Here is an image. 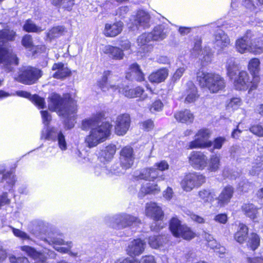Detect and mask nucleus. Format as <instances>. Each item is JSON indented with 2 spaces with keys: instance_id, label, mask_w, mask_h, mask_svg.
<instances>
[{
  "instance_id": "f257e3e1",
  "label": "nucleus",
  "mask_w": 263,
  "mask_h": 263,
  "mask_svg": "<svg viewBox=\"0 0 263 263\" xmlns=\"http://www.w3.org/2000/svg\"><path fill=\"white\" fill-rule=\"evenodd\" d=\"M106 118V111L99 110L82 121L81 129L86 132L89 130L84 140L88 147H96L110 137L112 125L109 121H103Z\"/></svg>"
},
{
  "instance_id": "f03ea898",
  "label": "nucleus",
  "mask_w": 263,
  "mask_h": 263,
  "mask_svg": "<svg viewBox=\"0 0 263 263\" xmlns=\"http://www.w3.org/2000/svg\"><path fill=\"white\" fill-rule=\"evenodd\" d=\"M48 107L51 112H55L60 117H68L77 112V101L70 93H65L61 96L52 92L48 97Z\"/></svg>"
},
{
  "instance_id": "7ed1b4c3",
  "label": "nucleus",
  "mask_w": 263,
  "mask_h": 263,
  "mask_svg": "<svg viewBox=\"0 0 263 263\" xmlns=\"http://www.w3.org/2000/svg\"><path fill=\"white\" fill-rule=\"evenodd\" d=\"M196 81L201 89L216 93L224 89L226 83L223 77L215 72L198 70L196 73Z\"/></svg>"
},
{
  "instance_id": "20e7f679",
  "label": "nucleus",
  "mask_w": 263,
  "mask_h": 263,
  "mask_svg": "<svg viewBox=\"0 0 263 263\" xmlns=\"http://www.w3.org/2000/svg\"><path fill=\"white\" fill-rule=\"evenodd\" d=\"M260 80L261 78L258 76L251 78L246 70H242L239 71L238 74L234 79L233 86L237 90H248L250 93L257 89Z\"/></svg>"
},
{
  "instance_id": "39448f33",
  "label": "nucleus",
  "mask_w": 263,
  "mask_h": 263,
  "mask_svg": "<svg viewBox=\"0 0 263 263\" xmlns=\"http://www.w3.org/2000/svg\"><path fill=\"white\" fill-rule=\"evenodd\" d=\"M169 229L172 235L176 238H182L190 241L197 236L196 233L186 224H182L177 217H173L169 222Z\"/></svg>"
},
{
  "instance_id": "423d86ee",
  "label": "nucleus",
  "mask_w": 263,
  "mask_h": 263,
  "mask_svg": "<svg viewBox=\"0 0 263 263\" xmlns=\"http://www.w3.org/2000/svg\"><path fill=\"white\" fill-rule=\"evenodd\" d=\"M212 131L206 127H202L197 130L194 140L189 142L186 147L187 149H204L212 146V141L210 140Z\"/></svg>"
},
{
  "instance_id": "0eeeda50",
  "label": "nucleus",
  "mask_w": 263,
  "mask_h": 263,
  "mask_svg": "<svg viewBox=\"0 0 263 263\" xmlns=\"http://www.w3.org/2000/svg\"><path fill=\"white\" fill-rule=\"evenodd\" d=\"M206 178L203 174L192 172L186 173L180 181L182 190L186 192L201 187L206 182Z\"/></svg>"
},
{
  "instance_id": "6e6552de",
  "label": "nucleus",
  "mask_w": 263,
  "mask_h": 263,
  "mask_svg": "<svg viewBox=\"0 0 263 263\" xmlns=\"http://www.w3.org/2000/svg\"><path fill=\"white\" fill-rule=\"evenodd\" d=\"M43 74V71L41 69L28 66L20 70L18 75V81L25 85H32L36 83Z\"/></svg>"
},
{
  "instance_id": "1a4fd4ad",
  "label": "nucleus",
  "mask_w": 263,
  "mask_h": 263,
  "mask_svg": "<svg viewBox=\"0 0 263 263\" xmlns=\"http://www.w3.org/2000/svg\"><path fill=\"white\" fill-rule=\"evenodd\" d=\"M19 65V59L16 54L8 48L0 46V66L6 71L13 70L14 66Z\"/></svg>"
},
{
  "instance_id": "9d476101",
  "label": "nucleus",
  "mask_w": 263,
  "mask_h": 263,
  "mask_svg": "<svg viewBox=\"0 0 263 263\" xmlns=\"http://www.w3.org/2000/svg\"><path fill=\"white\" fill-rule=\"evenodd\" d=\"M119 161L121 168L124 170L133 167L135 160L134 148L130 145H126L121 148L119 152Z\"/></svg>"
},
{
  "instance_id": "9b49d317",
  "label": "nucleus",
  "mask_w": 263,
  "mask_h": 263,
  "mask_svg": "<svg viewBox=\"0 0 263 263\" xmlns=\"http://www.w3.org/2000/svg\"><path fill=\"white\" fill-rule=\"evenodd\" d=\"M235 193L234 187L230 184L223 186L218 196L215 198L216 206L218 208H224L228 205L233 198Z\"/></svg>"
},
{
  "instance_id": "f8f14e48",
  "label": "nucleus",
  "mask_w": 263,
  "mask_h": 263,
  "mask_svg": "<svg viewBox=\"0 0 263 263\" xmlns=\"http://www.w3.org/2000/svg\"><path fill=\"white\" fill-rule=\"evenodd\" d=\"M190 164L194 168L203 170L207 165L206 156L201 151H192L188 157Z\"/></svg>"
},
{
  "instance_id": "ddd939ff",
  "label": "nucleus",
  "mask_w": 263,
  "mask_h": 263,
  "mask_svg": "<svg viewBox=\"0 0 263 263\" xmlns=\"http://www.w3.org/2000/svg\"><path fill=\"white\" fill-rule=\"evenodd\" d=\"M119 92L129 99L138 98L141 100H144L147 98V95L144 94V88L141 86L133 87L125 85L121 87V90H119Z\"/></svg>"
},
{
  "instance_id": "4468645a",
  "label": "nucleus",
  "mask_w": 263,
  "mask_h": 263,
  "mask_svg": "<svg viewBox=\"0 0 263 263\" xmlns=\"http://www.w3.org/2000/svg\"><path fill=\"white\" fill-rule=\"evenodd\" d=\"M131 123V118L128 114L119 115L116 119L115 132L118 136L124 135L128 130Z\"/></svg>"
},
{
  "instance_id": "2eb2a0df",
  "label": "nucleus",
  "mask_w": 263,
  "mask_h": 263,
  "mask_svg": "<svg viewBox=\"0 0 263 263\" xmlns=\"http://www.w3.org/2000/svg\"><path fill=\"white\" fill-rule=\"evenodd\" d=\"M125 79L132 81L134 80L137 82H142L145 80V76L137 63L129 65L128 71L125 72Z\"/></svg>"
},
{
  "instance_id": "dca6fc26",
  "label": "nucleus",
  "mask_w": 263,
  "mask_h": 263,
  "mask_svg": "<svg viewBox=\"0 0 263 263\" xmlns=\"http://www.w3.org/2000/svg\"><path fill=\"white\" fill-rule=\"evenodd\" d=\"M253 36L251 31L248 30L242 36L238 38L235 44L236 50L241 54L245 53L247 50L252 52L249 46Z\"/></svg>"
},
{
  "instance_id": "f3484780",
  "label": "nucleus",
  "mask_w": 263,
  "mask_h": 263,
  "mask_svg": "<svg viewBox=\"0 0 263 263\" xmlns=\"http://www.w3.org/2000/svg\"><path fill=\"white\" fill-rule=\"evenodd\" d=\"M51 70L54 71L52 77L54 79L64 80L72 75V71L68 67L65 66L62 62L55 63L52 65Z\"/></svg>"
},
{
  "instance_id": "a211bd4d",
  "label": "nucleus",
  "mask_w": 263,
  "mask_h": 263,
  "mask_svg": "<svg viewBox=\"0 0 263 263\" xmlns=\"http://www.w3.org/2000/svg\"><path fill=\"white\" fill-rule=\"evenodd\" d=\"M145 214L147 217H149L155 221L162 220L164 218V213L162 209L155 202L146 203Z\"/></svg>"
},
{
  "instance_id": "6ab92c4d",
  "label": "nucleus",
  "mask_w": 263,
  "mask_h": 263,
  "mask_svg": "<svg viewBox=\"0 0 263 263\" xmlns=\"http://www.w3.org/2000/svg\"><path fill=\"white\" fill-rule=\"evenodd\" d=\"M145 243L140 238L133 240L126 249L127 254L130 256H138L144 250Z\"/></svg>"
},
{
  "instance_id": "aec40b11",
  "label": "nucleus",
  "mask_w": 263,
  "mask_h": 263,
  "mask_svg": "<svg viewBox=\"0 0 263 263\" xmlns=\"http://www.w3.org/2000/svg\"><path fill=\"white\" fill-rule=\"evenodd\" d=\"M123 28V23L120 22L106 23L103 33L106 37H114L122 32Z\"/></svg>"
},
{
  "instance_id": "412c9836",
  "label": "nucleus",
  "mask_w": 263,
  "mask_h": 263,
  "mask_svg": "<svg viewBox=\"0 0 263 263\" xmlns=\"http://www.w3.org/2000/svg\"><path fill=\"white\" fill-rule=\"evenodd\" d=\"M168 69L162 67L152 72L148 77L149 81L152 84H159L165 81L168 76Z\"/></svg>"
},
{
  "instance_id": "4be33fe9",
  "label": "nucleus",
  "mask_w": 263,
  "mask_h": 263,
  "mask_svg": "<svg viewBox=\"0 0 263 263\" xmlns=\"http://www.w3.org/2000/svg\"><path fill=\"white\" fill-rule=\"evenodd\" d=\"M186 88L185 90L184 102L186 103H195L199 98L198 89L192 81H189L186 84Z\"/></svg>"
},
{
  "instance_id": "5701e85b",
  "label": "nucleus",
  "mask_w": 263,
  "mask_h": 263,
  "mask_svg": "<svg viewBox=\"0 0 263 263\" xmlns=\"http://www.w3.org/2000/svg\"><path fill=\"white\" fill-rule=\"evenodd\" d=\"M249 231V229L246 224L239 222L238 229L233 234L234 239L239 245L244 244L248 240Z\"/></svg>"
},
{
  "instance_id": "b1692460",
  "label": "nucleus",
  "mask_w": 263,
  "mask_h": 263,
  "mask_svg": "<svg viewBox=\"0 0 263 263\" xmlns=\"http://www.w3.org/2000/svg\"><path fill=\"white\" fill-rule=\"evenodd\" d=\"M103 52L107 55L109 59L115 61L121 60L124 56L123 49L110 45L105 46Z\"/></svg>"
},
{
  "instance_id": "393cba45",
  "label": "nucleus",
  "mask_w": 263,
  "mask_h": 263,
  "mask_svg": "<svg viewBox=\"0 0 263 263\" xmlns=\"http://www.w3.org/2000/svg\"><path fill=\"white\" fill-rule=\"evenodd\" d=\"M21 250L25 252L29 256L36 260L34 263H46L47 257L42 252L37 251L34 248L29 246H23Z\"/></svg>"
},
{
  "instance_id": "a878e982",
  "label": "nucleus",
  "mask_w": 263,
  "mask_h": 263,
  "mask_svg": "<svg viewBox=\"0 0 263 263\" xmlns=\"http://www.w3.org/2000/svg\"><path fill=\"white\" fill-rule=\"evenodd\" d=\"M138 218L130 215L123 214L118 216L115 220L118 229H124L137 222Z\"/></svg>"
},
{
  "instance_id": "bb28decb",
  "label": "nucleus",
  "mask_w": 263,
  "mask_h": 263,
  "mask_svg": "<svg viewBox=\"0 0 263 263\" xmlns=\"http://www.w3.org/2000/svg\"><path fill=\"white\" fill-rule=\"evenodd\" d=\"M150 19L151 16L148 13L142 10H139L135 15L134 21L136 28L139 26L145 28L149 26Z\"/></svg>"
},
{
  "instance_id": "cd10ccee",
  "label": "nucleus",
  "mask_w": 263,
  "mask_h": 263,
  "mask_svg": "<svg viewBox=\"0 0 263 263\" xmlns=\"http://www.w3.org/2000/svg\"><path fill=\"white\" fill-rule=\"evenodd\" d=\"M174 116L177 121L182 123H192L194 120L193 114L187 109L177 111Z\"/></svg>"
},
{
  "instance_id": "c85d7f7f",
  "label": "nucleus",
  "mask_w": 263,
  "mask_h": 263,
  "mask_svg": "<svg viewBox=\"0 0 263 263\" xmlns=\"http://www.w3.org/2000/svg\"><path fill=\"white\" fill-rule=\"evenodd\" d=\"M198 197L199 201L203 204L212 203L215 199V192L213 189L204 188L198 192Z\"/></svg>"
},
{
  "instance_id": "c756f323",
  "label": "nucleus",
  "mask_w": 263,
  "mask_h": 263,
  "mask_svg": "<svg viewBox=\"0 0 263 263\" xmlns=\"http://www.w3.org/2000/svg\"><path fill=\"white\" fill-rule=\"evenodd\" d=\"M243 213L246 217L254 220L258 214V208L254 204L250 202L245 203L241 207Z\"/></svg>"
},
{
  "instance_id": "7c9ffc66",
  "label": "nucleus",
  "mask_w": 263,
  "mask_h": 263,
  "mask_svg": "<svg viewBox=\"0 0 263 263\" xmlns=\"http://www.w3.org/2000/svg\"><path fill=\"white\" fill-rule=\"evenodd\" d=\"M117 147L114 144L107 145L100 153V158L104 163L110 161L116 153Z\"/></svg>"
},
{
  "instance_id": "2f4dec72",
  "label": "nucleus",
  "mask_w": 263,
  "mask_h": 263,
  "mask_svg": "<svg viewBox=\"0 0 263 263\" xmlns=\"http://www.w3.org/2000/svg\"><path fill=\"white\" fill-rule=\"evenodd\" d=\"M160 192L161 189L157 183H147L142 185L140 189V194L142 197L146 195L157 194Z\"/></svg>"
},
{
  "instance_id": "473e14b6",
  "label": "nucleus",
  "mask_w": 263,
  "mask_h": 263,
  "mask_svg": "<svg viewBox=\"0 0 263 263\" xmlns=\"http://www.w3.org/2000/svg\"><path fill=\"white\" fill-rule=\"evenodd\" d=\"M140 179L154 181L159 177L158 171L155 167H147L139 175Z\"/></svg>"
},
{
  "instance_id": "72a5a7b5",
  "label": "nucleus",
  "mask_w": 263,
  "mask_h": 263,
  "mask_svg": "<svg viewBox=\"0 0 263 263\" xmlns=\"http://www.w3.org/2000/svg\"><path fill=\"white\" fill-rule=\"evenodd\" d=\"M52 242L54 245H66L67 246V247H58L55 248V250L58 252L62 254L68 253L70 255L72 256H76L77 253H73L70 251V249L71 248V242H66L65 243L64 240L62 239H55L52 241Z\"/></svg>"
},
{
  "instance_id": "f704fd0d",
  "label": "nucleus",
  "mask_w": 263,
  "mask_h": 263,
  "mask_svg": "<svg viewBox=\"0 0 263 263\" xmlns=\"http://www.w3.org/2000/svg\"><path fill=\"white\" fill-rule=\"evenodd\" d=\"M260 62L259 59L257 58H253L250 59L248 64V69L251 74L252 77L258 76L260 78L259 75Z\"/></svg>"
},
{
  "instance_id": "c9c22d12",
  "label": "nucleus",
  "mask_w": 263,
  "mask_h": 263,
  "mask_svg": "<svg viewBox=\"0 0 263 263\" xmlns=\"http://www.w3.org/2000/svg\"><path fill=\"white\" fill-rule=\"evenodd\" d=\"M167 36L166 32L164 31V27L162 25L156 26L151 32V37L153 41H161Z\"/></svg>"
},
{
  "instance_id": "e433bc0d",
  "label": "nucleus",
  "mask_w": 263,
  "mask_h": 263,
  "mask_svg": "<svg viewBox=\"0 0 263 263\" xmlns=\"http://www.w3.org/2000/svg\"><path fill=\"white\" fill-rule=\"evenodd\" d=\"M247 240V246L251 250L254 251L260 245V237L255 232H252Z\"/></svg>"
},
{
  "instance_id": "4c0bfd02",
  "label": "nucleus",
  "mask_w": 263,
  "mask_h": 263,
  "mask_svg": "<svg viewBox=\"0 0 263 263\" xmlns=\"http://www.w3.org/2000/svg\"><path fill=\"white\" fill-rule=\"evenodd\" d=\"M215 42L221 49L228 47L230 45V39L224 32L219 33L215 35Z\"/></svg>"
},
{
  "instance_id": "58836bf2",
  "label": "nucleus",
  "mask_w": 263,
  "mask_h": 263,
  "mask_svg": "<svg viewBox=\"0 0 263 263\" xmlns=\"http://www.w3.org/2000/svg\"><path fill=\"white\" fill-rule=\"evenodd\" d=\"M250 48L254 54H259L263 52V36L252 40L250 43Z\"/></svg>"
},
{
  "instance_id": "ea45409f",
  "label": "nucleus",
  "mask_w": 263,
  "mask_h": 263,
  "mask_svg": "<svg viewBox=\"0 0 263 263\" xmlns=\"http://www.w3.org/2000/svg\"><path fill=\"white\" fill-rule=\"evenodd\" d=\"M66 32L65 28L63 26H57L52 27L47 33L46 37L50 41L60 37Z\"/></svg>"
},
{
  "instance_id": "a19ab883",
  "label": "nucleus",
  "mask_w": 263,
  "mask_h": 263,
  "mask_svg": "<svg viewBox=\"0 0 263 263\" xmlns=\"http://www.w3.org/2000/svg\"><path fill=\"white\" fill-rule=\"evenodd\" d=\"M165 239V235H152L148 238V243L152 248L157 249L162 245Z\"/></svg>"
},
{
  "instance_id": "79ce46f5",
  "label": "nucleus",
  "mask_w": 263,
  "mask_h": 263,
  "mask_svg": "<svg viewBox=\"0 0 263 263\" xmlns=\"http://www.w3.org/2000/svg\"><path fill=\"white\" fill-rule=\"evenodd\" d=\"M23 29L24 31L28 33H40L43 31L42 28L34 24L30 18L26 20L23 26Z\"/></svg>"
},
{
  "instance_id": "37998d69",
  "label": "nucleus",
  "mask_w": 263,
  "mask_h": 263,
  "mask_svg": "<svg viewBox=\"0 0 263 263\" xmlns=\"http://www.w3.org/2000/svg\"><path fill=\"white\" fill-rule=\"evenodd\" d=\"M16 32L12 30L5 29L0 30V42L13 41L15 40Z\"/></svg>"
},
{
  "instance_id": "c03bdc74",
  "label": "nucleus",
  "mask_w": 263,
  "mask_h": 263,
  "mask_svg": "<svg viewBox=\"0 0 263 263\" xmlns=\"http://www.w3.org/2000/svg\"><path fill=\"white\" fill-rule=\"evenodd\" d=\"M220 165V157L217 155H212L210 158L208 170L211 172H215L219 170Z\"/></svg>"
},
{
  "instance_id": "a18cd8bd",
  "label": "nucleus",
  "mask_w": 263,
  "mask_h": 263,
  "mask_svg": "<svg viewBox=\"0 0 263 263\" xmlns=\"http://www.w3.org/2000/svg\"><path fill=\"white\" fill-rule=\"evenodd\" d=\"M57 133L54 127H47L45 130L43 131L42 137L45 140L55 141L57 136Z\"/></svg>"
},
{
  "instance_id": "49530a36",
  "label": "nucleus",
  "mask_w": 263,
  "mask_h": 263,
  "mask_svg": "<svg viewBox=\"0 0 263 263\" xmlns=\"http://www.w3.org/2000/svg\"><path fill=\"white\" fill-rule=\"evenodd\" d=\"M111 74V71L105 70L101 78L97 81V85L101 90H104L108 84V78Z\"/></svg>"
},
{
  "instance_id": "de8ad7c7",
  "label": "nucleus",
  "mask_w": 263,
  "mask_h": 263,
  "mask_svg": "<svg viewBox=\"0 0 263 263\" xmlns=\"http://www.w3.org/2000/svg\"><path fill=\"white\" fill-rule=\"evenodd\" d=\"M226 70L227 76L232 80L236 76L237 71L238 70V66L235 62H231L227 64Z\"/></svg>"
},
{
  "instance_id": "09e8293b",
  "label": "nucleus",
  "mask_w": 263,
  "mask_h": 263,
  "mask_svg": "<svg viewBox=\"0 0 263 263\" xmlns=\"http://www.w3.org/2000/svg\"><path fill=\"white\" fill-rule=\"evenodd\" d=\"M249 131L258 137H263V127L260 123L252 124L249 128Z\"/></svg>"
},
{
  "instance_id": "8fccbe9b",
  "label": "nucleus",
  "mask_w": 263,
  "mask_h": 263,
  "mask_svg": "<svg viewBox=\"0 0 263 263\" xmlns=\"http://www.w3.org/2000/svg\"><path fill=\"white\" fill-rule=\"evenodd\" d=\"M30 101L39 108L43 109L46 107V102L44 98L37 94L32 96Z\"/></svg>"
},
{
  "instance_id": "3c124183",
  "label": "nucleus",
  "mask_w": 263,
  "mask_h": 263,
  "mask_svg": "<svg viewBox=\"0 0 263 263\" xmlns=\"http://www.w3.org/2000/svg\"><path fill=\"white\" fill-rule=\"evenodd\" d=\"M140 128L145 132H149L152 130L154 127L155 124L154 121L151 119H146L139 123Z\"/></svg>"
},
{
  "instance_id": "603ef678",
  "label": "nucleus",
  "mask_w": 263,
  "mask_h": 263,
  "mask_svg": "<svg viewBox=\"0 0 263 263\" xmlns=\"http://www.w3.org/2000/svg\"><path fill=\"white\" fill-rule=\"evenodd\" d=\"M226 141L227 139L223 136H218L215 138L212 141V149H220Z\"/></svg>"
},
{
  "instance_id": "864d4df0",
  "label": "nucleus",
  "mask_w": 263,
  "mask_h": 263,
  "mask_svg": "<svg viewBox=\"0 0 263 263\" xmlns=\"http://www.w3.org/2000/svg\"><path fill=\"white\" fill-rule=\"evenodd\" d=\"M56 140L58 141V146L61 150L65 151L67 149V146L65 137L61 131L58 133Z\"/></svg>"
},
{
  "instance_id": "5fc2aeb1",
  "label": "nucleus",
  "mask_w": 263,
  "mask_h": 263,
  "mask_svg": "<svg viewBox=\"0 0 263 263\" xmlns=\"http://www.w3.org/2000/svg\"><path fill=\"white\" fill-rule=\"evenodd\" d=\"M21 43L26 48L33 49L34 47L32 36L29 34H26L22 37Z\"/></svg>"
},
{
  "instance_id": "6e6d98bb",
  "label": "nucleus",
  "mask_w": 263,
  "mask_h": 263,
  "mask_svg": "<svg viewBox=\"0 0 263 263\" xmlns=\"http://www.w3.org/2000/svg\"><path fill=\"white\" fill-rule=\"evenodd\" d=\"M76 0H63L60 5V8H62L64 11H71L75 5Z\"/></svg>"
},
{
  "instance_id": "4d7b16f0",
  "label": "nucleus",
  "mask_w": 263,
  "mask_h": 263,
  "mask_svg": "<svg viewBox=\"0 0 263 263\" xmlns=\"http://www.w3.org/2000/svg\"><path fill=\"white\" fill-rule=\"evenodd\" d=\"M163 104L160 99L155 100L149 107L151 112L160 111L162 110Z\"/></svg>"
},
{
  "instance_id": "13d9d810",
  "label": "nucleus",
  "mask_w": 263,
  "mask_h": 263,
  "mask_svg": "<svg viewBox=\"0 0 263 263\" xmlns=\"http://www.w3.org/2000/svg\"><path fill=\"white\" fill-rule=\"evenodd\" d=\"M242 101L239 98H232L228 103V106L233 109H238L241 105Z\"/></svg>"
},
{
  "instance_id": "bf43d9fd",
  "label": "nucleus",
  "mask_w": 263,
  "mask_h": 263,
  "mask_svg": "<svg viewBox=\"0 0 263 263\" xmlns=\"http://www.w3.org/2000/svg\"><path fill=\"white\" fill-rule=\"evenodd\" d=\"M154 166L157 170L163 172L169 168V164L165 160H161L159 162L155 163Z\"/></svg>"
},
{
  "instance_id": "052dcab7",
  "label": "nucleus",
  "mask_w": 263,
  "mask_h": 263,
  "mask_svg": "<svg viewBox=\"0 0 263 263\" xmlns=\"http://www.w3.org/2000/svg\"><path fill=\"white\" fill-rule=\"evenodd\" d=\"M11 203V199L8 197L7 192H3L0 195V209L2 207L5 205H9Z\"/></svg>"
},
{
  "instance_id": "680f3d73",
  "label": "nucleus",
  "mask_w": 263,
  "mask_h": 263,
  "mask_svg": "<svg viewBox=\"0 0 263 263\" xmlns=\"http://www.w3.org/2000/svg\"><path fill=\"white\" fill-rule=\"evenodd\" d=\"M9 261L10 263H28V258L25 256L15 257L12 255L9 257Z\"/></svg>"
},
{
  "instance_id": "e2e57ef3",
  "label": "nucleus",
  "mask_w": 263,
  "mask_h": 263,
  "mask_svg": "<svg viewBox=\"0 0 263 263\" xmlns=\"http://www.w3.org/2000/svg\"><path fill=\"white\" fill-rule=\"evenodd\" d=\"M185 69L184 68L180 67L176 70L172 77V80L176 82L179 80L184 73Z\"/></svg>"
},
{
  "instance_id": "0e129e2a",
  "label": "nucleus",
  "mask_w": 263,
  "mask_h": 263,
  "mask_svg": "<svg viewBox=\"0 0 263 263\" xmlns=\"http://www.w3.org/2000/svg\"><path fill=\"white\" fill-rule=\"evenodd\" d=\"M43 123L45 125H48L51 121V116L47 110L40 111Z\"/></svg>"
},
{
  "instance_id": "69168bd1",
  "label": "nucleus",
  "mask_w": 263,
  "mask_h": 263,
  "mask_svg": "<svg viewBox=\"0 0 263 263\" xmlns=\"http://www.w3.org/2000/svg\"><path fill=\"white\" fill-rule=\"evenodd\" d=\"M228 216L226 213L217 214L214 217V220L219 223L226 224L228 221Z\"/></svg>"
},
{
  "instance_id": "338daca9",
  "label": "nucleus",
  "mask_w": 263,
  "mask_h": 263,
  "mask_svg": "<svg viewBox=\"0 0 263 263\" xmlns=\"http://www.w3.org/2000/svg\"><path fill=\"white\" fill-rule=\"evenodd\" d=\"M14 235L19 238L23 239H29V236L25 232L20 229L13 228L12 230Z\"/></svg>"
},
{
  "instance_id": "774afa93",
  "label": "nucleus",
  "mask_w": 263,
  "mask_h": 263,
  "mask_svg": "<svg viewBox=\"0 0 263 263\" xmlns=\"http://www.w3.org/2000/svg\"><path fill=\"white\" fill-rule=\"evenodd\" d=\"M33 48H34V50L32 51V53L33 54H35L37 53H45L46 51L47 48L45 45L40 44L34 46Z\"/></svg>"
}]
</instances>
